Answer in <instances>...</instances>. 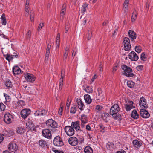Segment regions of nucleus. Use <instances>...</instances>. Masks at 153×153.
Listing matches in <instances>:
<instances>
[{
    "label": "nucleus",
    "mask_w": 153,
    "mask_h": 153,
    "mask_svg": "<svg viewBox=\"0 0 153 153\" xmlns=\"http://www.w3.org/2000/svg\"><path fill=\"white\" fill-rule=\"evenodd\" d=\"M84 98L86 103H87L90 104L91 102L92 99L90 95L88 94H85L84 96Z\"/></svg>",
    "instance_id": "aec40b11"
},
{
    "label": "nucleus",
    "mask_w": 153,
    "mask_h": 153,
    "mask_svg": "<svg viewBox=\"0 0 153 153\" xmlns=\"http://www.w3.org/2000/svg\"><path fill=\"white\" fill-rule=\"evenodd\" d=\"M24 76L27 82H33L35 80V77L32 74L27 73L24 75Z\"/></svg>",
    "instance_id": "0eeeda50"
},
{
    "label": "nucleus",
    "mask_w": 153,
    "mask_h": 153,
    "mask_svg": "<svg viewBox=\"0 0 153 153\" xmlns=\"http://www.w3.org/2000/svg\"><path fill=\"white\" fill-rule=\"evenodd\" d=\"M13 118V115L10 113H8L5 114L4 120L5 123L7 124H9L11 123L12 120Z\"/></svg>",
    "instance_id": "423d86ee"
},
{
    "label": "nucleus",
    "mask_w": 153,
    "mask_h": 153,
    "mask_svg": "<svg viewBox=\"0 0 153 153\" xmlns=\"http://www.w3.org/2000/svg\"><path fill=\"white\" fill-rule=\"evenodd\" d=\"M66 4H63L61 11L60 16L61 17H62V18H63L66 11Z\"/></svg>",
    "instance_id": "393cba45"
},
{
    "label": "nucleus",
    "mask_w": 153,
    "mask_h": 153,
    "mask_svg": "<svg viewBox=\"0 0 153 153\" xmlns=\"http://www.w3.org/2000/svg\"><path fill=\"white\" fill-rule=\"evenodd\" d=\"M31 113V111L29 109H24L22 110L21 112V116L24 119L26 118Z\"/></svg>",
    "instance_id": "1a4fd4ad"
},
{
    "label": "nucleus",
    "mask_w": 153,
    "mask_h": 153,
    "mask_svg": "<svg viewBox=\"0 0 153 153\" xmlns=\"http://www.w3.org/2000/svg\"><path fill=\"white\" fill-rule=\"evenodd\" d=\"M97 91L98 92V96H100V94L102 93V90H101V88H98Z\"/></svg>",
    "instance_id": "4d7b16f0"
},
{
    "label": "nucleus",
    "mask_w": 153,
    "mask_h": 153,
    "mask_svg": "<svg viewBox=\"0 0 153 153\" xmlns=\"http://www.w3.org/2000/svg\"><path fill=\"white\" fill-rule=\"evenodd\" d=\"M146 57L144 53H142L141 55L140 58L141 60L145 61L146 60Z\"/></svg>",
    "instance_id": "58836bf2"
},
{
    "label": "nucleus",
    "mask_w": 153,
    "mask_h": 153,
    "mask_svg": "<svg viewBox=\"0 0 153 153\" xmlns=\"http://www.w3.org/2000/svg\"><path fill=\"white\" fill-rule=\"evenodd\" d=\"M139 105L141 107H143L145 108H148V105L146 104V99L143 97L140 98L139 102Z\"/></svg>",
    "instance_id": "ddd939ff"
},
{
    "label": "nucleus",
    "mask_w": 153,
    "mask_h": 153,
    "mask_svg": "<svg viewBox=\"0 0 153 153\" xmlns=\"http://www.w3.org/2000/svg\"><path fill=\"white\" fill-rule=\"evenodd\" d=\"M92 32L91 30L88 31V40H90L92 36Z\"/></svg>",
    "instance_id": "49530a36"
},
{
    "label": "nucleus",
    "mask_w": 153,
    "mask_h": 153,
    "mask_svg": "<svg viewBox=\"0 0 153 153\" xmlns=\"http://www.w3.org/2000/svg\"><path fill=\"white\" fill-rule=\"evenodd\" d=\"M97 77V76L96 75H95L93 76V77L92 78L91 81V82H93L94 81V80L96 79Z\"/></svg>",
    "instance_id": "774afa93"
},
{
    "label": "nucleus",
    "mask_w": 153,
    "mask_h": 153,
    "mask_svg": "<svg viewBox=\"0 0 153 153\" xmlns=\"http://www.w3.org/2000/svg\"><path fill=\"white\" fill-rule=\"evenodd\" d=\"M81 121L82 123L84 124H86L88 122L87 117L85 115H83L82 116Z\"/></svg>",
    "instance_id": "cd10ccee"
},
{
    "label": "nucleus",
    "mask_w": 153,
    "mask_h": 153,
    "mask_svg": "<svg viewBox=\"0 0 153 153\" xmlns=\"http://www.w3.org/2000/svg\"><path fill=\"white\" fill-rule=\"evenodd\" d=\"M12 56L7 54V56L5 57L6 59L8 61H10L13 59Z\"/></svg>",
    "instance_id": "a19ab883"
},
{
    "label": "nucleus",
    "mask_w": 153,
    "mask_h": 153,
    "mask_svg": "<svg viewBox=\"0 0 153 153\" xmlns=\"http://www.w3.org/2000/svg\"><path fill=\"white\" fill-rule=\"evenodd\" d=\"M43 26H44V23H43L40 24L39 25L38 27V31L40 30L41 29V28H42V27H43Z\"/></svg>",
    "instance_id": "864d4df0"
},
{
    "label": "nucleus",
    "mask_w": 153,
    "mask_h": 153,
    "mask_svg": "<svg viewBox=\"0 0 153 153\" xmlns=\"http://www.w3.org/2000/svg\"><path fill=\"white\" fill-rule=\"evenodd\" d=\"M68 142L72 146H75L78 143V139L75 137H72L69 138Z\"/></svg>",
    "instance_id": "dca6fc26"
},
{
    "label": "nucleus",
    "mask_w": 153,
    "mask_h": 153,
    "mask_svg": "<svg viewBox=\"0 0 153 153\" xmlns=\"http://www.w3.org/2000/svg\"><path fill=\"white\" fill-rule=\"evenodd\" d=\"M116 153H125V152L123 150H121L120 151H118Z\"/></svg>",
    "instance_id": "0e129e2a"
},
{
    "label": "nucleus",
    "mask_w": 153,
    "mask_h": 153,
    "mask_svg": "<svg viewBox=\"0 0 153 153\" xmlns=\"http://www.w3.org/2000/svg\"><path fill=\"white\" fill-rule=\"evenodd\" d=\"M50 53V51L46 50L45 55V59H48Z\"/></svg>",
    "instance_id": "3c124183"
},
{
    "label": "nucleus",
    "mask_w": 153,
    "mask_h": 153,
    "mask_svg": "<svg viewBox=\"0 0 153 153\" xmlns=\"http://www.w3.org/2000/svg\"><path fill=\"white\" fill-rule=\"evenodd\" d=\"M137 12L136 10L132 13V15L131 18V21L132 22H134L137 18Z\"/></svg>",
    "instance_id": "bb28decb"
},
{
    "label": "nucleus",
    "mask_w": 153,
    "mask_h": 153,
    "mask_svg": "<svg viewBox=\"0 0 153 153\" xmlns=\"http://www.w3.org/2000/svg\"><path fill=\"white\" fill-rule=\"evenodd\" d=\"M51 44H50L49 43H48V44L46 50L50 51V49L51 48Z\"/></svg>",
    "instance_id": "680f3d73"
},
{
    "label": "nucleus",
    "mask_w": 153,
    "mask_h": 153,
    "mask_svg": "<svg viewBox=\"0 0 153 153\" xmlns=\"http://www.w3.org/2000/svg\"><path fill=\"white\" fill-rule=\"evenodd\" d=\"M77 1V0H71V2L73 4L75 5Z\"/></svg>",
    "instance_id": "338daca9"
},
{
    "label": "nucleus",
    "mask_w": 153,
    "mask_h": 153,
    "mask_svg": "<svg viewBox=\"0 0 153 153\" xmlns=\"http://www.w3.org/2000/svg\"><path fill=\"white\" fill-rule=\"evenodd\" d=\"M124 50L125 51H128L131 48L130 43H128L125 46V47H124Z\"/></svg>",
    "instance_id": "e433bc0d"
},
{
    "label": "nucleus",
    "mask_w": 153,
    "mask_h": 153,
    "mask_svg": "<svg viewBox=\"0 0 153 153\" xmlns=\"http://www.w3.org/2000/svg\"><path fill=\"white\" fill-rule=\"evenodd\" d=\"M34 15L33 12H31V14H30V19L32 22H33L34 21Z\"/></svg>",
    "instance_id": "de8ad7c7"
},
{
    "label": "nucleus",
    "mask_w": 153,
    "mask_h": 153,
    "mask_svg": "<svg viewBox=\"0 0 153 153\" xmlns=\"http://www.w3.org/2000/svg\"><path fill=\"white\" fill-rule=\"evenodd\" d=\"M83 89L86 92L88 93H92L93 91L92 88L89 86H86V88Z\"/></svg>",
    "instance_id": "473e14b6"
},
{
    "label": "nucleus",
    "mask_w": 153,
    "mask_h": 153,
    "mask_svg": "<svg viewBox=\"0 0 153 153\" xmlns=\"http://www.w3.org/2000/svg\"><path fill=\"white\" fill-rule=\"evenodd\" d=\"M84 151L85 153H93L92 148L89 146H87L85 147Z\"/></svg>",
    "instance_id": "a878e982"
},
{
    "label": "nucleus",
    "mask_w": 153,
    "mask_h": 153,
    "mask_svg": "<svg viewBox=\"0 0 153 153\" xmlns=\"http://www.w3.org/2000/svg\"><path fill=\"white\" fill-rule=\"evenodd\" d=\"M8 149L11 152H14L17 150L18 147L15 143L12 142L9 144Z\"/></svg>",
    "instance_id": "f8f14e48"
},
{
    "label": "nucleus",
    "mask_w": 153,
    "mask_h": 153,
    "mask_svg": "<svg viewBox=\"0 0 153 153\" xmlns=\"http://www.w3.org/2000/svg\"><path fill=\"white\" fill-rule=\"evenodd\" d=\"M2 24L3 25H5L7 23V22L6 21V19H4V20H2Z\"/></svg>",
    "instance_id": "052dcab7"
},
{
    "label": "nucleus",
    "mask_w": 153,
    "mask_h": 153,
    "mask_svg": "<svg viewBox=\"0 0 153 153\" xmlns=\"http://www.w3.org/2000/svg\"><path fill=\"white\" fill-rule=\"evenodd\" d=\"M31 32L29 30L26 34V37L27 38H30V37Z\"/></svg>",
    "instance_id": "6e6d98bb"
},
{
    "label": "nucleus",
    "mask_w": 153,
    "mask_h": 153,
    "mask_svg": "<svg viewBox=\"0 0 153 153\" xmlns=\"http://www.w3.org/2000/svg\"><path fill=\"white\" fill-rule=\"evenodd\" d=\"M47 111L44 109L35 111L34 114L35 116H43L46 115Z\"/></svg>",
    "instance_id": "9d476101"
},
{
    "label": "nucleus",
    "mask_w": 153,
    "mask_h": 153,
    "mask_svg": "<svg viewBox=\"0 0 153 153\" xmlns=\"http://www.w3.org/2000/svg\"><path fill=\"white\" fill-rule=\"evenodd\" d=\"M129 0H125V2L124 3V5L128 6V5L129 3Z\"/></svg>",
    "instance_id": "bf43d9fd"
},
{
    "label": "nucleus",
    "mask_w": 153,
    "mask_h": 153,
    "mask_svg": "<svg viewBox=\"0 0 153 153\" xmlns=\"http://www.w3.org/2000/svg\"><path fill=\"white\" fill-rule=\"evenodd\" d=\"M88 5L86 4H84L81 7V11L82 13H84L85 11L86 8L87 7Z\"/></svg>",
    "instance_id": "72a5a7b5"
},
{
    "label": "nucleus",
    "mask_w": 153,
    "mask_h": 153,
    "mask_svg": "<svg viewBox=\"0 0 153 153\" xmlns=\"http://www.w3.org/2000/svg\"><path fill=\"white\" fill-rule=\"evenodd\" d=\"M6 86L9 88H12L13 87V84L11 81L10 80L7 81L5 84Z\"/></svg>",
    "instance_id": "c756f323"
},
{
    "label": "nucleus",
    "mask_w": 153,
    "mask_h": 153,
    "mask_svg": "<svg viewBox=\"0 0 153 153\" xmlns=\"http://www.w3.org/2000/svg\"><path fill=\"white\" fill-rule=\"evenodd\" d=\"M46 124L49 128H55L57 126V124L56 122L52 119L48 120L46 122Z\"/></svg>",
    "instance_id": "7ed1b4c3"
},
{
    "label": "nucleus",
    "mask_w": 153,
    "mask_h": 153,
    "mask_svg": "<svg viewBox=\"0 0 153 153\" xmlns=\"http://www.w3.org/2000/svg\"><path fill=\"white\" fill-rule=\"evenodd\" d=\"M17 102L18 105H19L23 106L25 105V102L23 100H19Z\"/></svg>",
    "instance_id": "c03bdc74"
},
{
    "label": "nucleus",
    "mask_w": 153,
    "mask_h": 153,
    "mask_svg": "<svg viewBox=\"0 0 153 153\" xmlns=\"http://www.w3.org/2000/svg\"><path fill=\"white\" fill-rule=\"evenodd\" d=\"M128 56L129 58L133 61H137L139 58L138 56L134 51H132L130 53Z\"/></svg>",
    "instance_id": "9b49d317"
},
{
    "label": "nucleus",
    "mask_w": 153,
    "mask_h": 153,
    "mask_svg": "<svg viewBox=\"0 0 153 153\" xmlns=\"http://www.w3.org/2000/svg\"><path fill=\"white\" fill-rule=\"evenodd\" d=\"M13 72L15 75L18 74L21 72V70L18 67L15 66L13 68Z\"/></svg>",
    "instance_id": "412c9836"
},
{
    "label": "nucleus",
    "mask_w": 153,
    "mask_h": 153,
    "mask_svg": "<svg viewBox=\"0 0 153 153\" xmlns=\"http://www.w3.org/2000/svg\"><path fill=\"white\" fill-rule=\"evenodd\" d=\"M104 114H103L102 116V118L105 120V122H107L106 121V118L108 116L109 114L106 113H104Z\"/></svg>",
    "instance_id": "4c0bfd02"
},
{
    "label": "nucleus",
    "mask_w": 153,
    "mask_h": 153,
    "mask_svg": "<svg viewBox=\"0 0 153 153\" xmlns=\"http://www.w3.org/2000/svg\"><path fill=\"white\" fill-rule=\"evenodd\" d=\"M38 143L40 147L43 148H45L46 146H47V142L43 139H41L39 140Z\"/></svg>",
    "instance_id": "4be33fe9"
},
{
    "label": "nucleus",
    "mask_w": 153,
    "mask_h": 153,
    "mask_svg": "<svg viewBox=\"0 0 153 153\" xmlns=\"http://www.w3.org/2000/svg\"><path fill=\"white\" fill-rule=\"evenodd\" d=\"M76 105H74V106L72 107L71 108L70 113H75L76 111Z\"/></svg>",
    "instance_id": "f704fd0d"
},
{
    "label": "nucleus",
    "mask_w": 153,
    "mask_h": 153,
    "mask_svg": "<svg viewBox=\"0 0 153 153\" xmlns=\"http://www.w3.org/2000/svg\"><path fill=\"white\" fill-rule=\"evenodd\" d=\"M102 106H100V105H97L95 108V109L96 110H98V111H100L102 109Z\"/></svg>",
    "instance_id": "a18cd8bd"
},
{
    "label": "nucleus",
    "mask_w": 153,
    "mask_h": 153,
    "mask_svg": "<svg viewBox=\"0 0 153 153\" xmlns=\"http://www.w3.org/2000/svg\"><path fill=\"white\" fill-rule=\"evenodd\" d=\"M53 150L54 152L55 153H64L63 151H60L58 150H55V148H53Z\"/></svg>",
    "instance_id": "603ef678"
},
{
    "label": "nucleus",
    "mask_w": 153,
    "mask_h": 153,
    "mask_svg": "<svg viewBox=\"0 0 153 153\" xmlns=\"http://www.w3.org/2000/svg\"><path fill=\"white\" fill-rule=\"evenodd\" d=\"M122 68L125 71L123 72V74H125L128 77H131L134 75V74L131 73L132 71V69L125 65H123L122 66Z\"/></svg>",
    "instance_id": "f03ea898"
},
{
    "label": "nucleus",
    "mask_w": 153,
    "mask_h": 153,
    "mask_svg": "<svg viewBox=\"0 0 153 153\" xmlns=\"http://www.w3.org/2000/svg\"><path fill=\"white\" fill-rule=\"evenodd\" d=\"M65 131L66 134L68 136H71L74 134V128L70 126H66L65 128Z\"/></svg>",
    "instance_id": "39448f33"
},
{
    "label": "nucleus",
    "mask_w": 153,
    "mask_h": 153,
    "mask_svg": "<svg viewBox=\"0 0 153 153\" xmlns=\"http://www.w3.org/2000/svg\"><path fill=\"white\" fill-rule=\"evenodd\" d=\"M54 145L57 146H62L64 145L62 139L59 136L56 137L53 141Z\"/></svg>",
    "instance_id": "20e7f679"
},
{
    "label": "nucleus",
    "mask_w": 153,
    "mask_h": 153,
    "mask_svg": "<svg viewBox=\"0 0 153 153\" xmlns=\"http://www.w3.org/2000/svg\"><path fill=\"white\" fill-rule=\"evenodd\" d=\"M131 117L134 119H137L139 117V114L137 112V111L134 109L133 110Z\"/></svg>",
    "instance_id": "5701e85b"
},
{
    "label": "nucleus",
    "mask_w": 153,
    "mask_h": 153,
    "mask_svg": "<svg viewBox=\"0 0 153 153\" xmlns=\"http://www.w3.org/2000/svg\"><path fill=\"white\" fill-rule=\"evenodd\" d=\"M76 102L79 109H80L81 111L83 110L84 108V105L83 103L82 100L79 99H77Z\"/></svg>",
    "instance_id": "f3484780"
},
{
    "label": "nucleus",
    "mask_w": 153,
    "mask_h": 153,
    "mask_svg": "<svg viewBox=\"0 0 153 153\" xmlns=\"http://www.w3.org/2000/svg\"><path fill=\"white\" fill-rule=\"evenodd\" d=\"M69 50V48L68 47H66L65 50L64 54L63 56V60L64 61H66L67 59L68 53Z\"/></svg>",
    "instance_id": "b1692460"
},
{
    "label": "nucleus",
    "mask_w": 153,
    "mask_h": 153,
    "mask_svg": "<svg viewBox=\"0 0 153 153\" xmlns=\"http://www.w3.org/2000/svg\"><path fill=\"white\" fill-rule=\"evenodd\" d=\"M124 44H126V43H130V41L129 39L127 37H125L124 39Z\"/></svg>",
    "instance_id": "ea45409f"
},
{
    "label": "nucleus",
    "mask_w": 153,
    "mask_h": 153,
    "mask_svg": "<svg viewBox=\"0 0 153 153\" xmlns=\"http://www.w3.org/2000/svg\"><path fill=\"white\" fill-rule=\"evenodd\" d=\"M86 128L88 130H90L91 129V128L89 125H87L86 126Z\"/></svg>",
    "instance_id": "69168bd1"
},
{
    "label": "nucleus",
    "mask_w": 153,
    "mask_h": 153,
    "mask_svg": "<svg viewBox=\"0 0 153 153\" xmlns=\"http://www.w3.org/2000/svg\"><path fill=\"white\" fill-rule=\"evenodd\" d=\"M140 112L141 116L143 118H148L150 116V114L148 111L144 109H141Z\"/></svg>",
    "instance_id": "4468645a"
},
{
    "label": "nucleus",
    "mask_w": 153,
    "mask_h": 153,
    "mask_svg": "<svg viewBox=\"0 0 153 153\" xmlns=\"http://www.w3.org/2000/svg\"><path fill=\"white\" fill-rule=\"evenodd\" d=\"M1 20H4V19H6L5 17V15L4 14H3L1 16Z\"/></svg>",
    "instance_id": "e2e57ef3"
},
{
    "label": "nucleus",
    "mask_w": 153,
    "mask_h": 153,
    "mask_svg": "<svg viewBox=\"0 0 153 153\" xmlns=\"http://www.w3.org/2000/svg\"><path fill=\"white\" fill-rule=\"evenodd\" d=\"M17 133L19 134H22L24 132V129L22 127H18L17 129Z\"/></svg>",
    "instance_id": "7c9ffc66"
},
{
    "label": "nucleus",
    "mask_w": 153,
    "mask_h": 153,
    "mask_svg": "<svg viewBox=\"0 0 153 153\" xmlns=\"http://www.w3.org/2000/svg\"><path fill=\"white\" fill-rule=\"evenodd\" d=\"M128 34L129 37L131 39V41H132L134 39H136V35L134 31L129 30L128 33Z\"/></svg>",
    "instance_id": "a211bd4d"
},
{
    "label": "nucleus",
    "mask_w": 153,
    "mask_h": 153,
    "mask_svg": "<svg viewBox=\"0 0 153 153\" xmlns=\"http://www.w3.org/2000/svg\"><path fill=\"white\" fill-rule=\"evenodd\" d=\"M128 86L130 88H132L134 87L135 83L131 81H128L127 82Z\"/></svg>",
    "instance_id": "2f4dec72"
},
{
    "label": "nucleus",
    "mask_w": 153,
    "mask_h": 153,
    "mask_svg": "<svg viewBox=\"0 0 153 153\" xmlns=\"http://www.w3.org/2000/svg\"><path fill=\"white\" fill-rule=\"evenodd\" d=\"M70 102H69V100H68H68H67V103H66V108H67V110H68L69 109V106H70Z\"/></svg>",
    "instance_id": "5fc2aeb1"
},
{
    "label": "nucleus",
    "mask_w": 153,
    "mask_h": 153,
    "mask_svg": "<svg viewBox=\"0 0 153 153\" xmlns=\"http://www.w3.org/2000/svg\"><path fill=\"white\" fill-rule=\"evenodd\" d=\"M79 122V121H76L75 122H72L71 127L72 128H74L77 131H82L80 129V127Z\"/></svg>",
    "instance_id": "2eb2a0df"
},
{
    "label": "nucleus",
    "mask_w": 153,
    "mask_h": 153,
    "mask_svg": "<svg viewBox=\"0 0 153 153\" xmlns=\"http://www.w3.org/2000/svg\"><path fill=\"white\" fill-rule=\"evenodd\" d=\"M125 107L126 110L127 111H130L132 108H134L135 107L133 106H131L127 104H125Z\"/></svg>",
    "instance_id": "c85d7f7f"
},
{
    "label": "nucleus",
    "mask_w": 153,
    "mask_h": 153,
    "mask_svg": "<svg viewBox=\"0 0 153 153\" xmlns=\"http://www.w3.org/2000/svg\"><path fill=\"white\" fill-rule=\"evenodd\" d=\"M42 133L44 137L48 139L51 138V134L49 129H46L43 130L42 131Z\"/></svg>",
    "instance_id": "6e6552de"
},
{
    "label": "nucleus",
    "mask_w": 153,
    "mask_h": 153,
    "mask_svg": "<svg viewBox=\"0 0 153 153\" xmlns=\"http://www.w3.org/2000/svg\"><path fill=\"white\" fill-rule=\"evenodd\" d=\"M132 143L134 146L137 148L140 147L142 145L141 142L137 140H133Z\"/></svg>",
    "instance_id": "6ab92c4d"
},
{
    "label": "nucleus",
    "mask_w": 153,
    "mask_h": 153,
    "mask_svg": "<svg viewBox=\"0 0 153 153\" xmlns=\"http://www.w3.org/2000/svg\"><path fill=\"white\" fill-rule=\"evenodd\" d=\"M62 108L61 107L60 108L58 111V113L60 115H62Z\"/></svg>",
    "instance_id": "13d9d810"
},
{
    "label": "nucleus",
    "mask_w": 153,
    "mask_h": 153,
    "mask_svg": "<svg viewBox=\"0 0 153 153\" xmlns=\"http://www.w3.org/2000/svg\"><path fill=\"white\" fill-rule=\"evenodd\" d=\"M99 70L100 73H101L102 72L103 69H102V62H100V65L99 66Z\"/></svg>",
    "instance_id": "79ce46f5"
},
{
    "label": "nucleus",
    "mask_w": 153,
    "mask_h": 153,
    "mask_svg": "<svg viewBox=\"0 0 153 153\" xmlns=\"http://www.w3.org/2000/svg\"><path fill=\"white\" fill-rule=\"evenodd\" d=\"M6 106L2 103H0V111H4L5 108Z\"/></svg>",
    "instance_id": "c9c22d12"
},
{
    "label": "nucleus",
    "mask_w": 153,
    "mask_h": 153,
    "mask_svg": "<svg viewBox=\"0 0 153 153\" xmlns=\"http://www.w3.org/2000/svg\"><path fill=\"white\" fill-rule=\"evenodd\" d=\"M137 69L138 71L142 70L143 68V66L142 65L138 66L137 68Z\"/></svg>",
    "instance_id": "8fccbe9b"
},
{
    "label": "nucleus",
    "mask_w": 153,
    "mask_h": 153,
    "mask_svg": "<svg viewBox=\"0 0 153 153\" xmlns=\"http://www.w3.org/2000/svg\"><path fill=\"white\" fill-rule=\"evenodd\" d=\"M135 51L138 53H139L141 52V49L140 48L137 46H135Z\"/></svg>",
    "instance_id": "37998d69"
},
{
    "label": "nucleus",
    "mask_w": 153,
    "mask_h": 153,
    "mask_svg": "<svg viewBox=\"0 0 153 153\" xmlns=\"http://www.w3.org/2000/svg\"><path fill=\"white\" fill-rule=\"evenodd\" d=\"M128 9V6L127 5L125 6L124 5V7H123V10L124 11V13H126L127 12V10Z\"/></svg>",
    "instance_id": "09e8293b"
},
{
    "label": "nucleus",
    "mask_w": 153,
    "mask_h": 153,
    "mask_svg": "<svg viewBox=\"0 0 153 153\" xmlns=\"http://www.w3.org/2000/svg\"><path fill=\"white\" fill-rule=\"evenodd\" d=\"M120 110V108L118 104H114L110 108V114L115 120L120 119L121 116L118 113Z\"/></svg>",
    "instance_id": "f257e3e1"
}]
</instances>
